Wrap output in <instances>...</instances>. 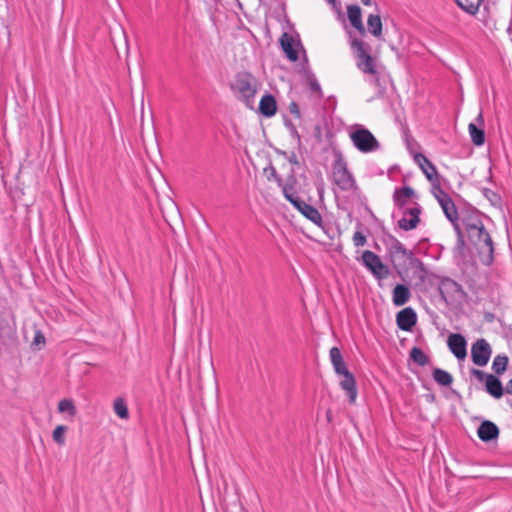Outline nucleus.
<instances>
[{
    "mask_svg": "<svg viewBox=\"0 0 512 512\" xmlns=\"http://www.w3.org/2000/svg\"><path fill=\"white\" fill-rule=\"evenodd\" d=\"M470 228L471 231L467 233L469 242L477 250L480 261L484 265H491L494 260V245L490 234L484 226L478 229Z\"/></svg>",
    "mask_w": 512,
    "mask_h": 512,
    "instance_id": "f257e3e1",
    "label": "nucleus"
},
{
    "mask_svg": "<svg viewBox=\"0 0 512 512\" xmlns=\"http://www.w3.org/2000/svg\"><path fill=\"white\" fill-rule=\"evenodd\" d=\"M231 89L237 94L239 100L243 101L248 107H252L257 92V80L251 73H238L231 84Z\"/></svg>",
    "mask_w": 512,
    "mask_h": 512,
    "instance_id": "f03ea898",
    "label": "nucleus"
},
{
    "mask_svg": "<svg viewBox=\"0 0 512 512\" xmlns=\"http://www.w3.org/2000/svg\"><path fill=\"white\" fill-rule=\"evenodd\" d=\"M333 182L342 191L357 190L356 181L348 169L347 162L340 153H337L332 165Z\"/></svg>",
    "mask_w": 512,
    "mask_h": 512,
    "instance_id": "7ed1b4c3",
    "label": "nucleus"
},
{
    "mask_svg": "<svg viewBox=\"0 0 512 512\" xmlns=\"http://www.w3.org/2000/svg\"><path fill=\"white\" fill-rule=\"evenodd\" d=\"M351 47L355 50L358 69L365 74L377 75L376 61L369 53V45L362 40L353 39Z\"/></svg>",
    "mask_w": 512,
    "mask_h": 512,
    "instance_id": "20e7f679",
    "label": "nucleus"
},
{
    "mask_svg": "<svg viewBox=\"0 0 512 512\" xmlns=\"http://www.w3.org/2000/svg\"><path fill=\"white\" fill-rule=\"evenodd\" d=\"M350 139L362 153L373 152L380 148V143L375 136L368 129L359 125L350 133Z\"/></svg>",
    "mask_w": 512,
    "mask_h": 512,
    "instance_id": "39448f33",
    "label": "nucleus"
},
{
    "mask_svg": "<svg viewBox=\"0 0 512 512\" xmlns=\"http://www.w3.org/2000/svg\"><path fill=\"white\" fill-rule=\"evenodd\" d=\"M332 365L335 373L339 376H343V379L340 381V387L347 393L349 402L354 403L357 398V386L355 377L347 369L344 359Z\"/></svg>",
    "mask_w": 512,
    "mask_h": 512,
    "instance_id": "423d86ee",
    "label": "nucleus"
},
{
    "mask_svg": "<svg viewBox=\"0 0 512 512\" xmlns=\"http://www.w3.org/2000/svg\"><path fill=\"white\" fill-rule=\"evenodd\" d=\"M361 258L363 265L373 274L376 279L382 280L390 275L389 267L384 265L381 261V258L374 252L366 250L362 253Z\"/></svg>",
    "mask_w": 512,
    "mask_h": 512,
    "instance_id": "0eeeda50",
    "label": "nucleus"
},
{
    "mask_svg": "<svg viewBox=\"0 0 512 512\" xmlns=\"http://www.w3.org/2000/svg\"><path fill=\"white\" fill-rule=\"evenodd\" d=\"M391 263L395 268L411 260L414 253L405 248V246L395 237L390 236V242L387 248Z\"/></svg>",
    "mask_w": 512,
    "mask_h": 512,
    "instance_id": "6e6552de",
    "label": "nucleus"
},
{
    "mask_svg": "<svg viewBox=\"0 0 512 512\" xmlns=\"http://www.w3.org/2000/svg\"><path fill=\"white\" fill-rule=\"evenodd\" d=\"M287 200L308 220L313 222L315 225L322 227L323 225V219L319 211L311 206L310 204H307L305 201L301 200L298 196L297 197H291L287 195Z\"/></svg>",
    "mask_w": 512,
    "mask_h": 512,
    "instance_id": "1a4fd4ad",
    "label": "nucleus"
},
{
    "mask_svg": "<svg viewBox=\"0 0 512 512\" xmlns=\"http://www.w3.org/2000/svg\"><path fill=\"white\" fill-rule=\"evenodd\" d=\"M492 348L490 344L484 339L476 340L471 347V359L477 366H485L491 357Z\"/></svg>",
    "mask_w": 512,
    "mask_h": 512,
    "instance_id": "9d476101",
    "label": "nucleus"
},
{
    "mask_svg": "<svg viewBox=\"0 0 512 512\" xmlns=\"http://www.w3.org/2000/svg\"><path fill=\"white\" fill-rule=\"evenodd\" d=\"M403 217L398 221V226L404 231H410L420 222L421 207L416 203L415 207L403 209Z\"/></svg>",
    "mask_w": 512,
    "mask_h": 512,
    "instance_id": "9b49d317",
    "label": "nucleus"
},
{
    "mask_svg": "<svg viewBox=\"0 0 512 512\" xmlns=\"http://www.w3.org/2000/svg\"><path fill=\"white\" fill-rule=\"evenodd\" d=\"M447 345L459 360H463L467 356V342L463 335L458 333L450 334L447 339Z\"/></svg>",
    "mask_w": 512,
    "mask_h": 512,
    "instance_id": "f8f14e48",
    "label": "nucleus"
},
{
    "mask_svg": "<svg viewBox=\"0 0 512 512\" xmlns=\"http://www.w3.org/2000/svg\"><path fill=\"white\" fill-rule=\"evenodd\" d=\"M438 290L441 297L446 302H448L449 299H453L457 294L464 293L462 286L450 278L442 279L439 284Z\"/></svg>",
    "mask_w": 512,
    "mask_h": 512,
    "instance_id": "ddd939ff",
    "label": "nucleus"
},
{
    "mask_svg": "<svg viewBox=\"0 0 512 512\" xmlns=\"http://www.w3.org/2000/svg\"><path fill=\"white\" fill-rule=\"evenodd\" d=\"M416 322L417 315L411 307L402 309L396 315L397 326L403 331H411Z\"/></svg>",
    "mask_w": 512,
    "mask_h": 512,
    "instance_id": "4468645a",
    "label": "nucleus"
},
{
    "mask_svg": "<svg viewBox=\"0 0 512 512\" xmlns=\"http://www.w3.org/2000/svg\"><path fill=\"white\" fill-rule=\"evenodd\" d=\"M414 160L419 165L429 182L437 181V179L440 178L435 165L424 154H416L414 156Z\"/></svg>",
    "mask_w": 512,
    "mask_h": 512,
    "instance_id": "2eb2a0df",
    "label": "nucleus"
},
{
    "mask_svg": "<svg viewBox=\"0 0 512 512\" xmlns=\"http://www.w3.org/2000/svg\"><path fill=\"white\" fill-rule=\"evenodd\" d=\"M499 428L492 421H483L477 429V434L483 442H491L496 440L499 436Z\"/></svg>",
    "mask_w": 512,
    "mask_h": 512,
    "instance_id": "dca6fc26",
    "label": "nucleus"
},
{
    "mask_svg": "<svg viewBox=\"0 0 512 512\" xmlns=\"http://www.w3.org/2000/svg\"><path fill=\"white\" fill-rule=\"evenodd\" d=\"M416 195L415 190L410 186H404L402 188L395 189L393 193L394 204L399 209H405L407 200L413 198Z\"/></svg>",
    "mask_w": 512,
    "mask_h": 512,
    "instance_id": "f3484780",
    "label": "nucleus"
},
{
    "mask_svg": "<svg viewBox=\"0 0 512 512\" xmlns=\"http://www.w3.org/2000/svg\"><path fill=\"white\" fill-rule=\"evenodd\" d=\"M347 16L351 25L362 35L365 34V28L362 22L361 8L358 5H349L347 7Z\"/></svg>",
    "mask_w": 512,
    "mask_h": 512,
    "instance_id": "a211bd4d",
    "label": "nucleus"
},
{
    "mask_svg": "<svg viewBox=\"0 0 512 512\" xmlns=\"http://www.w3.org/2000/svg\"><path fill=\"white\" fill-rule=\"evenodd\" d=\"M411 297L410 289L404 284H397L392 293L393 304L397 307L405 305Z\"/></svg>",
    "mask_w": 512,
    "mask_h": 512,
    "instance_id": "6ab92c4d",
    "label": "nucleus"
},
{
    "mask_svg": "<svg viewBox=\"0 0 512 512\" xmlns=\"http://www.w3.org/2000/svg\"><path fill=\"white\" fill-rule=\"evenodd\" d=\"M259 111L265 117H272L277 112V103L273 95H264L259 103Z\"/></svg>",
    "mask_w": 512,
    "mask_h": 512,
    "instance_id": "aec40b11",
    "label": "nucleus"
},
{
    "mask_svg": "<svg viewBox=\"0 0 512 512\" xmlns=\"http://www.w3.org/2000/svg\"><path fill=\"white\" fill-rule=\"evenodd\" d=\"M294 39L292 36H290L288 33H283L280 38V45L284 53L286 54L287 58L290 61H297L298 60V52L293 46Z\"/></svg>",
    "mask_w": 512,
    "mask_h": 512,
    "instance_id": "412c9836",
    "label": "nucleus"
},
{
    "mask_svg": "<svg viewBox=\"0 0 512 512\" xmlns=\"http://www.w3.org/2000/svg\"><path fill=\"white\" fill-rule=\"evenodd\" d=\"M486 391L493 396L494 398L502 397L504 393V388L502 386L501 381L495 375H488L487 380L485 382Z\"/></svg>",
    "mask_w": 512,
    "mask_h": 512,
    "instance_id": "4be33fe9",
    "label": "nucleus"
},
{
    "mask_svg": "<svg viewBox=\"0 0 512 512\" xmlns=\"http://www.w3.org/2000/svg\"><path fill=\"white\" fill-rule=\"evenodd\" d=\"M369 32L379 38L382 35V21L379 15L370 14L367 19Z\"/></svg>",
    "mask_w": 512,
    "mask_h": 512,
    "instance_id": "5701e85b",
    "label": "nucleus"
},
{
    "mask_svg": "<svg viewBox=\"0 0 512 512\" xmlns=\"http://www.w3.org/2000/svg\"><path fill=\"white\" fill-rule=\"evenodd\" d=\"M463 225L465 228L466 234L471 231L470 227H474L475 229H478L480 227H483V221L478 213H472L463 218Z\"/></svg>",
    "mask_w": 512,
    "mask_h": 512,
    "instance_id": "b1692460",
    "label": "nucleus"
},
{
    "mask_svg": "<svg viewBox=\"0 0 512 512\" xmlns=\"http://www.w3.org/2000/svg\"><path fill=\"white\" fill-rule=\"evenodd\" d=\"M433 379L441 386H445V387H448L452 384L453 382V377L452 375L443 370V369H440V368H435L433 370Z\"/></svg>",
    "mask_w": 512,
    "mask_h": 512,
    "instance_id": "393cba45",
    "label": "nucleus"
},
{
    "mask_svg": "<svg viewBox=\"0 0 512 512\" xmlns=\"http://www.w3.org/2000/svg\"><path fill=\"white\" fill-rule=\"evenodd\" d=\"M469 134L474 145L481 146L485 142V133L482 128H478L476 124L470 123L468 126Z\"/></svg>",
    "mask_w": 512,
    "mask_h": 512,
    "instance_id": "a878e982",
    "label": "nucleus"
},
{
    "mask_svg": "<svg viewBox=\"0 0 512 512\" xmlns=\"http://www.w3.org/2000/svg\"><path fill=\"white\" fill-rule=\"evenodd\" d=\"M410 358L419 366H426L430 363V358L419 347H413L410 350Z\"/></svg>",
    "mask_w": 512,
    "mask_h": 512,
    "instance_id": "bb28decb",
    "label": "nucleus"
},
{
    "mask_svg": "<svg viewBox=\"0 0 512 512\" xmlns=\"http://www.w3.org/2000/svg\"><path fill=\"white\" fill-rule=\"evenodd\" d=\"M482 0H456L458 6L469 14H476Z\"/></svg>",
    "mask_w": 512,
    "mask_h": 512,
    "instance_id": "cd10ccee",
    "label": "nucleus"
},
{
    "mask_svg": "<svg viewBox=\"0 0 512 512\" xmlns=\"http://www.w3.org/2000/svg\"><path fill=\"white\" fill-rule=\"evenodd\" d=\"M507 365L508 357L506 355H497L494 358L492 369L496 374L501 375L506 371Z\"/></svg>",
    "mask_w": 512,
    "mask_h": 512,
    "instance_id": "c85d7f7f",
    "label": "nucleus"
},
{
    "mask_svg": "<svg viewBox=\"0 0 512 512\" xmlns=\"http://www.w3.org/2000/svg\"><path fill=\"white\" fill-rule=\"evenodd\" d=\"M113 408H114V412L117 414L118 417H120L121 419L128 418L129 411H128V407H127V404L124 399H122V398L115 399Z\"/></svg>",
    "mask_w": 512,
    "mask_h": 512,
    "instance_id": "c756f323",
    "label": "nucleus"
},
{
    "mask_svg": "<svg viewBox=\"0 0 512 512\" xmlns=\"http://www.w3.org/2000/svg\"><path fill=\"white\" fill-rule=\"evenodd\" d=\"M441 208H442L445 216L447 217V219L450 222L458 221V219H459L458 211H457V208H456L453 200H451L448 203H445V205H443Z\"/></svg>",
    "mask_w": 512,
    "mask_h": 512,
    "instance_id": "7c9ffc66",
    "label": "nucleus"
},
{
    "mask_svg": "<svg viewBox=\"0 0 512 512\" xmlns=\"http://www.w3.org/2000/svg\"><path fill=\"white\" fill-rule=\"evenodd\" d=\"M58 410L61 413L68 412L71 416L76 414V408L72 400L63 399L58 403Z\"/></svg>",
    "mask_w": 512,
    "mask_h": 512,
    "instance_id": "2f4dec72",
    "label": "nucleus"
},
{
    "mask_svg": "<svg viewBox=\"0 0 512 512\" xmlns=\"http://www.w3.org/2000/svg\"><path fill=\"white\" fill-rule=\"evenodd\" d=\"M482 193L484 197L493 205L498 206L501 204V197L499 194L489 188H483Z\"/></svg>",
    "mask_w": 512,
    "mask_h": 512,
    "instance_id": "473e14b6",
    "label": "nucleus"
},
{
    "mask_svg": "<svg viewBox=\"0 0 512 512\" xmlns=\"http://www.w3.org/2000/svg\"><path fill=\"white\" fill-rule=\"evenodd\" d=\"M66 430H67L66 426H63V425L57 426L53 431V435H52L53 440L60 445L64 444V442H65L64 434H65Z\"/></svg>",
    "mask_w": 512,
    "mask_h": 512,
    "instance_id": "72a5a7b5",
    "label": "nucleus"
},
{
    "mask_svg": "<svg viewBox=\"0 0 512 512\" xmlns=\"http://www.w3.org/2000/svg\"><path fill=\"white\" fill-rule=\"evenodd\" d=\"M432 185V193L436 199L445 198L448 194L441 188L440 178L437 181L430 182Z\"/></svg>",
    "mask_w": 512,
    "mask_h": 512,
    "instance_id": "f704fd0d",
    "label": "nucleus"
},
{
    "mask_svg": "<svg viewBox=\"0 0 512 512\" xmlns=\"http://www.w3.org/2000/svg\"><path fill=\"white\" fill-rule=\"evenodd\" d=\"M331 363L334 364L343 360L341 351L338 347H332L329 352Z\"/></svg>",
    "mask_w": 512,
    "mask_h": 512,
    "instance_id": "c9c22d12",
    "label": "nucleus"
},
{
    "mask_svg": "<svg viewBox=\"0 0 512 512\" xmlns=\"http://www.w3.org/2000/svg\"><path fill=\"white\" fill-rule=\"evenodd\" d=\"M353 243L356 247L365 245L366 236L362 232L356 231L353 235Z\"/></svg>",
    "mask_w": 512,
    "mask_h": 512,
    "instance_id": "e433bc0d",
    "label": "nucleus"
},
{
    "mask_svg": "<svg viewBox=\"0 0 512 512\" xmlns=\"http://www.w3.org/2000/svg\"><path fill=\"white\" fill-rule=\"evenodd\" d=\"M471 374L479 381V382H486L487 380V377L489 374H486L484 371L482 370H478V369H475L473 368L471 370Z\"/></svg>",
    "mask_w": 512,
    "mask_h": 512,
    "instance_id": "4c0bfd02",
    "label": "nucleus"
},
{
    "mask_svg": "<svg viewBox=\"0 0 512 512\" xmlns=\"http://www.w3.org/2000/svg\"><path fill=\"white\" fill-rule=\"evenodd\" d=\"M289 112L294 115L295 118L300 119L301 118V112L298 104L295 101H292L289 104Z\"/></svg>",
    "mask_w": 512,
    "mask_h": 512,
    "instance_id": "58836bf2",
    "label": "nucleus"
},
{
    "mask_svg": "<svg viewBox=\"0 0 512 512\" xmlns=\"http://www.w3.org/2000/svg\"><path fill=\"white\" fill-rule=\"evenodd\" d=\"M279 154L285 156L291 164H294V165L299 164L297 155L294 152H292L290 155H288L287 152H285V151H279Z\"/></svg>",
    "mask_w": 512,
    "mask_h": 512,
    "instance_id": "ea45409f",
    "label": "nucleus"
},
{
    "mask_svg": "<svg viewBox=\"0 0 512 512\" xmlns=\"http://www.w3.org/2000/svg\"><path fill=\"white\" fill-rule=\"evenodd\" d=\"M264 173L266 174L267 176V179L270 181L271 179H274L278 173L276 171V169L274 168V166L270 165L268 167H266L264 169Z\"/></svg>",
    "mask_w": 512,
    "mask_h": 512,
    "instance_id": "a19ab883",
    "label": "nucleus"
},
{
    "mask_svg": "<svg viewBox=\"0 0 512 512\" xmlns=\"http://www.w3.org/2000/svg\"><path fill=\"white\" fill-rule=\"evenodd\" d=\"M453 224V228L456 232V235H457V238H460V241H462V238L464 236V232L463 230L461 229L458 221H455V222H451Z\"/></svg>",
    "mask_w": 512,
    "mask_h": 512,
    "instance_id": "79ce46f5",
    "label": "nucleus"
},
{
    "mask_svg": "<svg viewBox=\"0 0 512 512\" xmlns=\"http://www.w3.org/2000/svg\"><path fill=\"white\" fill-rule=\"evenodd\" d=\"M285 125L289 128L291 134L297 137V139L299 140L300 135L298 134L296 127L290 121H286Z\"/></svg>",
    "mask_w": 512,
    "mask_h": 512,
    "instance_id": "37998d69",
    "label": "nucleus"
},
{
    "mask_svg": "<svg viewBox=\"0 0 512 512\" xmlns=\"http://www.w3.org/2000/svg\"><path fill=\"white\" fill-rule=\"evenodd\" d=\"M40 343H45V337L41 332L38 331L34 336L33 344L38 345Z\"/></svg>",
    "mask_w": 512,
    "mask_h": 512,
    "instance_id": "c03bdc74",
    "label": "nucleus"
},
{
    "mask_svg": "<svg viewBox=\"0 0 512 512\" xmlns=\"http://www.w3.org/2000/svg\"><path fill=\"white\" fill-rule=\"evenodd\" d=\"M281 188H282V192H283V195L286 200H287V195L291 196V197H296L293 193L290 192L291 188H289V186L287 184L283 185Z\"/></svg>",
    "mask_w": 512,
    "mask_h": 512,
    "instance_id": "a18cd8bd",
    "label": "nucleus"
},
{
    "mask_svg": "<svg viewBox=\"0 0 512 512\" xmlns=\"http://www.w3.org/2000/svg\"><path fill=\"white\" fill-rule=\"evenodd\" d=\"M310 87H311V90L314 92H319L321 90L320 85L316 80L311 81Z\"/></svg>",
    "mask_w": 512,
    "mask_h": 512,
    "instance_id": "49530a36",
    "label": "nucleus"
},
{
    "mask_svg": "<svg viewBox=\"0 0 512 512\" xmlns=\"http://www.w3.org/2000/svg\"><path fill=\"white\" fill-rule=\"evenodd\" d=\"M452 200V198L448 195L446 196L445 198H439L437 199L439 205L442 207L443 205H445V203H448Z\"/></svg>",
    "mask_w": 512,
    "mask_h": 512,
    "instance_id": "de8ad7c7",
    "label": "nucleus"
},
{
    "mask_svg": "<svg viewBox=\"0 0 512 512\" xmlns=\"http://www.w3.org/2000/svg\"><path fill=\"white\" fill-rule=\"evenodd\" d=\"M504 391H505L507 394H512V378L507 382V384H506V387H505Z\"/></svg>",
    "mask_w": 512,
    "mask_h": 512,
    "instance_id": "09e8293b",
    "label": "nucleus"
},
{
    "mask_svg": "<svg viewBox=\"0 0 512 512\" xmlns=\"http://www.w3.org/2000/svg\"><path fill=\"white\" fill-rule=\"evenodd\" d=\"M464 246H465L464 237L462 238V241H460V238H457V249H463Z\"/></svg>",
    "mask_w": 512,
    "mask_h": 512,
    "instance_id": "8fccbe9b",
    "label": "nucleus"
},
{
    "mask_svg": "<svg viewBox=\"0 0 512 512\" xmlns=\"http://www.w3.org/2000/svg\"><path fill=\"white\" fill-rule=\"evenodd\" d=\"M274 180L277 182V184H278V186H279V187H282L283 185H285V184L283 183V179H282V177H281L280 175H277V176L274 178Z\"/></svg>",
    "mask_w": 512,
    "mask_h": 512,
    "instance_id": "3c124183",
    "label": "nucleus"
},
{
    "mask_svg": "<svg viewBox=\"0 0 512 512\" xmlns=\"http://www.w3.org/2000/svg\"><path fill=\"white\" fill-rule=\"evenodd\" d=\"M476 121L479 123V125H483L484 123V119H483V114L482 112L479 113V115L477 116L476 118Z\"/></svg>",
    "mask_w": 512,
    "mask_h": 512,
    "instance_id": "603ef678",
    "label": "nucleus"
},
{
    "mask_svg": "<svg viewBox=\"0 0 512 512\" xmlns=\"http://www.w3.org/2000/svg\"><path fill=\"white\" fill-rule=\"evenodd\" d=\"M326 417H327L328 422H331V420H332V412H331V410H328L326 412Z\"/></svg>",
    "mask_w": 512,
    "mask_h": 512,
    "instance_id": "864d4df0",
    "label": "nucleus"
},
{
    "mask_svg": "<svg viewBox=\"0 0 512 512\" xmlns=\"http://www.w3.org/2000/svg\"><path fill=\"white\" fill-rule=\"evenodd\" d=\"M329 4H331L334 8L337 7V0H326Z\"/></svg>",
    "mask_w": 512,
    "mask_h": 512,
    "instance_id": "5fc2aeb1",
    "label": "nucleus"
},
{
    "mask_svg": "<svg viewBox=\"0 0 512 512\" xmlns=\"http://www.w3.org/2000/svg\"><path fill=\"white\" fill-rule=\"evenodd\" d=\"M361 1L366 6H370L371 5V0H361Z\"/></svg>",
    "mask_w": 512,
    "mask_h": 512,
    "instance_id": "6e6d98bb",
    "label": "nucleus"
},
{
    "mask_svg": "<svg viewBox=\"0 0 512 512\" xmlns=\"http://www.w3.org/2000/svg\"><path fill=\"white\" fill-rule=\"evenodd\" d=\"M511 29H512V24H510V26L508 27V32L509 33L511 32Z\"/></svg>",
    "mask_w": 512,
    "mask_h": 512,
    "instance_id": "4d7b16f0",
    "label": "nucleus"
}]
</instances>
